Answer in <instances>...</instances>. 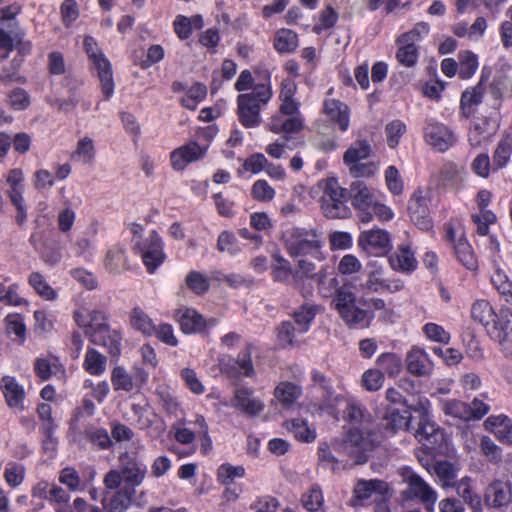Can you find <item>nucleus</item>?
<instances>
[{
	"label": "nucleus",
	"instance_id": "1",
	"mask_svg": "<svg viewBox=\"0 0 512 512\" xmlns=\"http://www.w3.org/2000/svg\"><path fill=\"white\" fill-rule=\"evenodd\" d=\"M148 473L147 465L137 451H124L118 456V468L109 470L103 484L107 490H116L123 483L134 490L143 484Z\"/></svg>",
	"mask_w": 512,
	"mask_h": 512
},
{
	"label": "nucleus",
	"instance_id": "2",
	"mask_svg": "<svg viewBox=\"0 0 512 512\" xmlns=\"http://www.w3.org/2000/svg\"><path fill=\"white\" fill-rule=\"evenodd\" d=\"M282 242L290 257L319 258L323 246L322 234L314 228L289 227L282 233Z\"/></svg>",
	"mask_w": 512,
	"mask_h": 512
},
{
	"label": "nucleus",
	"instance_id": "3",
	"mask_svg": "<svg viewBox=\"0 0 512 512\" xmlns=\"http://www.w3.org/2000/svg\"><path fill=\"white\" fill-rule=\"evenodd\" d=\"M272 91L268 84H258L250 93L240 94L237 97L238 118L246 128L257 127L261 123V105L268 103Z\"/></svg>",
	"mask_w": 512,
	"mask_h": 512
},
{
	"label": "nucleus",
	"instance_id": "4",
	"mask_svg": "<svg viewBox=\"0 0 512 512\" xmlns=\"http://www.w3.org/2000/svg\"><path fill=\"white\" fill-rule=\"evenodd\" d=\"M375 446L373 434L358 427L350 429L342 443H333L335 450L347 454L356 464H364Z\"/></svg>",
	"mask_w": 512,
	"mask_h": 512
},
{
	"label": "nucleus",
	"instance_id": "5",
	"mask_svg": "<svg viewBox=\"0 0 512 512\" xmlns=\"http://www.w3.org/2000/svg\"><path fill=\"white\" fill-rule=\"evenodd\" d=\"M348 190L342 188L336 179L326 181L321 197V208L324 215L330 219H343L351 214L347 206Z\"/></svg>",
	"mask_w": 512,
	"mask_h": 512
},
{
	"label": "nucleus",
	"instance_id": "6",
	"mask_svg": "<svg viewBox=\"0 0 512 512\" xmlns=\"http://www.w3.org/2000/svg\"><path fill=\"white\" fill-rule=\"evenodd\" d=\"M84 49L92 61L93 68L97 71L98 78L101 83V90L105 100H108L114 93L113 73L110 62L99 50L98 45L93 37L86 36L84 38Z\"/></svg>",
	"mask_w": 512,
	"mask_h": 512
},
{
	"label": "nucleus",
	"instance_id": "7",
	"mask_svg": "<svg viewBox=\"0 0 512 512\" xmlns=\"http://www.w3.org/2000/svg\"><path fill=\"white\" fill-rule=\"evenodd\" d=\"M402 475L407 484V488L403 491L405 498L417 499L428 512H433L438 500L437 492L411 469H405Z\"/></svg>",
	"mask_w": 512,
	"mask_h": 512
},
{
	"label": "nucleus",
	"instance_id": "8",
	"mask_svg": "<svg viewBox=\"0 0 512 512\" xmlns=\"http://www.w3.org/2000/svg\"><path fill=\"white\" fill-rule=\"evenodd\" d=\"M134 246L140 252L149 273H153L163 263V241L156 231H152L145 239H135Z\"/></svg>",
	"mask_w": 512,
	"mask_h": 512
},
{
	"label": "nucleus",
	"instance_id": "9",
	"mask_svg": "<svg viewBox=\"0 0 512 512\" xmlns=\"http://www.w3.org/2000/svg\"><path fill=\"white\" fill-rule=\"evenodd\" d=\"M430 203V192L422 189H417L408 203V212L411 221L423 231H429L433 228L429 208Z\"/></svg>",
	"mask_w": 512,
	"mask_h": 512
},
{
	"label": "nucleus",
	"instance_id": "10",
	"mask_svg": "<svg viewBox=\"0 0 512 512\" xmlns=\"http://www.w3.org/2000/svg\"><path fill=\"white\" fill-rule=\"evenodd\" d=\"M349 193L352 205L357 210L360 221L363 223L371 222L373 214L370 208L376 201V198L366 183L361 180L353 181L350 185Z\"/></svg>",
	"mask_w": 512,
	"mask_h": 512
},
{
	"label": "nucleus",
	"instance_id": "11",
	"mask_svg": "<svg viewBox=\"0 0 512 512\" xmlns=\"http://www.w3.org/2000/svg\"><path fill=\"white\" fill-rule=\"evenodd\" d=\"M424 138L430 146L440 152L448 150L456 141L449 127L432 119L426 121Z\"/></svg>",
	"mask_w": 512,
	"mask_h": 512
},
{
	"label": "nucleus",
	"instance_id": "12",
	"mask_svg": "<svg viewBox=\"0 0 512 512\" xmlns=\"http://www.w3.org/2000/svg\"><path fill=\"white\" fill-rule=\"evenodd\" d=\"M358 245L369 254L382 255L391 249V239L383 229L362 231L358 237Z\"/></svg>",
	"mask_w": 512,
	"mask_h": 512
},
{
	"label": "nucleus",
	"instance_id": "13",
	"mask_svg": "<svg viewBox=\"0 0 512 512\" xmlns=\"http://www.w3.org/2000/svg\"><path fill=\"white\" fill-rule=\"evenodd\" d=\"M207 150L208 145L200 146L197 142L191 141L171 152V165L173 169L182 171L188 164L203 159Z\"/></svg>",
	"mask_w": 512,
	"mask_h": 512
},
{
	"label": "nucleus",
	"instance_id": "14",
	"mask_svg": "<svg viewBox=\"0 0 512 512\" xmlns=\"http://www.w3.org/2000/svg\"><path fill=\"white\" fill-rule=\"evenodd\" d=\"M414 435L423 446L433 451L439 450L445 439L444 431L430 417L419 420Z\"/></svg>",
	"mask_w": 512,
	"mask_h": 512
},
{
	"label": "nucleus",
	"instance_id": "15",
	"mask_svg": "<svg viewBox=\"0 0 512 512\" xmlns=\"http://www.w3.org/2000/svg\"><path fill=\"white\" fill-rule=\"evenodd\" d=\"M180 329L185 334L201 333L207 326L216 325V319L206 321L204 317L193 308H180L175 313Z\"/></svg>",
	"mask_w": 512,
	"mask_h": 512
},
{
	"label": "nucleus",
	"instance_id": "16",
	"mask_svg": "<svg viewBox=\"0 0 512 512\" xmlns=\"http://www.w3.org/2000/svg\"><path fill=\"white\" fill-rule=\"evenodd\" d=\"M404 288L401 280H390L383 277L381 269H375L368 273L366 280L359 285V290L363 294L378 293L388 291L395 293Z\"/></svg>",
	"mask_w": 512,
	"mask_h": 512
},
{
	"label": "nucleus",
	"instance_id": "17",
	"mask_svg": "<svg viewBox=\"0 0 512 512\" xmlns=\"http://www.w3.org/2000/svg\"><path fill=\"white\" fill-rule=\"evenodd\" d=\"M389 491L387 482L380 479L364 480L360 479L356 482L353 489L352 506H363L373 494L384 497Z\"/></svg>",
	"mask_w": 512,
	"mask_h": 512
},
{
	"label": "nucleus",
	"instance_id": "18",
	"mask_svg": "<svg viewBox=\"0 0 512 512\" xmlns=\"http://www.w3.org/2000/svg\"><path fill=\"white\" fill-rule=\"evenodd\" d=\"M221 369L230 377H254L255 369L252 362V345L247 344L245 349L241 351L237 358L233 359L231 363L221 364Z\"/></svg>",
	"mask_w": 512,
	"mask_h": 512
},
{
	"label": "nucleus",
	"instance_id": "19",
	"mask_svg": "<svg viewBox=\"0 0 512 512\" xmlns=\"http://www.w3.org/2000/svg\"><path fill=\"white\" fill-rule=\"evenodd\" d=\"M493 337L499 342L502 353L506 357H512V314L501 313L494 322Z\"/></svg>",
	"mask_w": 512,
	"mask_h": 512
},
{
	"label": "nucleus",
	"instance_id": "20",
	"mask_svg": "<svg viewBox=\"0 0 512 512\" xmlns=\"http://www.w3.org/2000/svg\"><path fill=\"white\" fill-rule=\"evenodd\" d=\"M75 320L78 326L85 328L91 341L109 326L105 313L100 310L89 311L87 315L76 312Z\"/></svg>",
	"mask_w": 512,
	"mask_h": 512
},
{
	"label": "nucleus",
	"instance_id": "21",
	"mask_svg": "<svg viewBox=\"0 0 512 512\" xmlns=\"http://www.w3.org/2000/svg\"><path fill=\"white\" fill-rule=\"evenodd\" d=\"M253 391L249 388L236 389L231 400L232 407L241 410L248 416H257L264 410V404L259 399L254 398Z\"/></svg>",
	"mask_w": 512,
	"mask_h": 512
},
{
	"label": "nucleus",
	"instance_id": "22",
	"mask_svg": "<svg viewBox=\"0 0 512 512\" xmlns=\"http://www.w3.org/2000/svg\"><path fill=\"white\" fill-rule=\"evenodd\" d=\"M485 501L495 508L508 505L512 502V484L503 480L492 482L486 489Z\"/></svg>",
	"mask_w": 512,
	"mask_h": 512
},
{
	"label": "nucleus",
	"instance_id": "23",
	"mask_svg": "<svg viewBox=\"0 0 512 512\" xmlns=\"http://www.w3.org/2000/svg\"><path fill=\"white\" fill-rule=\"evenodd\" d=\"M110 497L102 500L106 512H125L132 504L136 491L132 487H119Z\"/></svg>",
	"mask_w": 512,
	"mask_h": 512
},
{
	"label": "nucleus",
	"instance_id": "24",
	"mask_svg": "<svg viewBox=\"0 0 512 512\" xmlns=\"http://www.w3.org/2000/svg\"><path fill=\"white\" fill-rule=\"evenodd\" d=\"M380 427L386 434H394L398 430L411 429V415L407 410L388 409L381 419Z\"/></svg>",
	"mask_w": 512,
	"mask_h": 512
},
{
	"label": "nucleus",
	"instance_id": "25",
	"mask_svg": "<svg viewBox=\"0 0 512 512\" xmlns=\"http://www.w3.org/2000/svg\"><path fill=\"white\" fill-rule=\"evenodd\" d=\"M407 370L418 377L427 376L432 371V362L428 353L420 348L413 347L406 356Z\"/></svg>",
	"mask_w": 512,
	"mask_h": 512
},
{
	"label": "nucleus",
	"instance_id": "26",
	"mask_svg": "<svg viewBox=\"0 0 512 512\" xmlns=\"http://www.w3.org/2000/svg\"><path fill=\"white\" fill-rule=\"evenodd\" d=\"M321 274L323 273H316V266L314 263L305 259H300L297 262V270L294 271L293 274V286L299 290L304 297H306L311 294L312 287H306L305 281L308 279H314L315 277L318 279Z\"/></svg>",
	"mask_w": 512,
	"mask_h": 512
},
{
	"label": "nucleus",
	"instance_id": "27",
	"mask_svg": "<svg viewBox=\"0 0 512 512\" xmlns=\"http://www.w3.org/2000/svg\"><path fill=\"white\" fill-rule=\"evenodd\" d=\"M389 263L393 270L403 273H411L417 268V260L409 245H400L396 252L389 257Z\"/></svg>",
	"mask_w": 512,
	"mask_h": 512
},
{
	"label": "nucleus",
	"instance_id": "28",
	"mask_svg": "<svg viewBox=\"0 0 512 512\" xmlns=\"http://www.w3.org/2000/svg\"><path fill=\"white\" fill-rule=\"evenodd\" d=\"M324 113L338 125L341 131L348 130L349 108L345 103L336 99H327L324 102Z\"/></svg>",
	"mask_w": 512,
	"mask_h": 512
},
{
	"label": "nucleus",
	"instance_id": "29",
	"mask_svg": "<svg viewBox=\"0 0 512 512\" xmlns=\"http://www.w3.org/2000/svg\"><path fill=\"white\" fill-rule=\"evenodd\" d=\"M1 389L9 407L23 409L25 391L14 377L4 376L1 380Z\"/></svg>",
	"mask_w": 512,
	"mask_h": 512
},
{
	"label": "nucleus",
	"instance_id": "30",
	"mask_svg": "<svg viewBox=\"0 0 512 512\" xmlns=\"http://www.w3.org/2000/svg\"><path fill=\"white\" fill-rule=\"evenodd\" d=\"M344 419L354 426H365L371 422V414L359 401L348 399L343 412Z\"/></svg>",
	"mask_w": 512,
	"mask_h": 512
},
{
	"label": "nucleus",
	"instance_id": "31",
	"mask_svg": "<svg viewBox=\"0 0 512 512\" xmlns=\"http://www.w3.org/2000/svg\"><path fill=\"white\" fill-rule=\"evenodd\" d=\"M91 342L95 345L105 347L109 354L118 357L121 353L122 335L118 330L111 329L109 326L99 333Z\"/></svg>",
	"mask_w": 512,
	"mask_h": 512
},
{
	"label": "nucleus",
	"instance_id": "32",
	"mask_svg": "<svg viewBox=\"0 0 512 512\" xmlns=\"http://www.w3.org/2000/svg\"><path fill=\"white\" fill-rule=\"evenodd\" d=\"M107 357L95 348H88L83 361V369L92 376H101L107 369Z\"/></svg>",
	"mask_w": 512,
	"mask_h": 512
},
{
	"label": "nucleus",
	"instance_id": "33",
	"mask_svg": "<svg viewBox=\"0 0 512 512\" xmlns=\"http://www.w3.org/2000/svg\"><path fill=\"white\" fill-rule=\"evenodd\" d=\"M294 271L288 259L279 253L272 255L271 275L275 282L287 283L293 280Z\"/></svg>",
	"mask_w": 512,
	"mask_h": 512
},
{
	"label": "nucleus",
	"instance_id": "34",
	"mask_svg": "<svg viewBox=\"0 0 512 512\" xmlns=\"http://www.w3.org/2000/svg\"><path fill=\"white\" fill-rule=\"evenodd\" d=\"M433 474L444 489L451 488L457 482V468L448 461H437L433 466Z\"/></svg>",
	"mask_w": 512,
	"mask_h": 512
},
{
	"label": "nucleus",
	"instance_id": "35",
	"mask_svg": "<svg viewBox=\"0 0 512 512\" xmlns=\"http://www.w3.org/2000/svg\"><path fill=\"white\" fill-rule=\"evenodd\" d=\"M458 261L469 270H476L478 262L471 245L464 236L458 238L453 246Z\"/></svg>",
	"mask_w": 512,
	"mask_h": 512
},
{
	"label": "nucleus",
	"instance_id": "36",
	"mask_svg": "<svg viewBox=\"0 0 512 512\" xmlns=\"http://www.w3.org/2000/svg\"><path fill=\"white\" fill-rule=\"evenodd\" d=\"M451 488H455L457 494L463 498L474 511H480L482 504L478 494H476L471 486V478L464 477L457 481Z\"/></svg>",
	"mask_w": 512,
	"mask_h": 512
},
{
	"label": "nucleus",
	"instance_id": "37",
	"mask_svg": "<svg viewBox=\"0 0 512 512\" xmlns=\"http://www.w3.org/2000/svg\"><path fill=\"white\" fill-rule=\"evenodd\" d=\"M273 45L278 53H291L298 47V36L290 29H280L275 34Z\"/></svg>",
	"mask_w": 512,
	"mask_h": 512
},
{
	"label": "nucleus",
	"instance_id": "38",
	"mask_svg": "<svg viewBox=\"0 0 512 512\" xmlns=\"http://www.w3.org/2000/svg\"><path fill=\"white\" fill-rule=\"evenodd\" d=\"M129 322L133 329L146 336H151L156 331L152 319L139 307H135L131 310Z\"/></svg>",
	"mask_w": 512,
	"mask_h": 512
},
{
	"label": "nucleus",
	"instance_id": "39",
	"mask_svg": "<svg viewBox=\"0 0 512 512\" xmlns=\"http://www.w3.org/2000/svg\"><path fill=\"white\" fill-rule=\"evenodd\" d=\"M84 436L98 450H109L113 446V440L105 428L89 426Z\"/></svg>",
	"mask_w": 512,
	"mask_h": 512
},
{
	"label": "nucleus",
	"instance_id": "40",
	"mask_svg": "<svg viewBox=\"0 0 512 512\" xmlns=\"http://www.w3.org/2000/svg\"><path fill=\"white\" fill-rule=\"evenodd\" d=\"M371 151L372 148L368 141L358 140L346 150L343 156V161L348 166L361 162L370 156Z\"/></svg>",
	"mask_w": 512,
	"mask_h": 512
},
{
	"label": "nucleus",
	"instance_id": "41",
	"mask_svg": "<svg viewBox=\"0 0 512 512\" xmlns=\"http://www.w3.org/2000/svg\"><path fill=\"white\" fill-rule=\"evenodd\" d=\"M463 174V167L447 162L441 167L440 182L443 186L457 187L463 181Z\"/></svg>",
	"mask_w": 512,
	"mask_h": 512
},
{
	"label": "nucleus",
	"instance_id": "42",
	"mask_svg": "<svg viewBox=\"0 0 512 512\" xmlns=\"http://www.w3.org/2000/svg\"><path fill=\"white\" fill-rule=\"evenodd\" d=\"M301 388L291 382H281L276 388L274 395L284 406H291L301 395Z\"/></svg>",
	"mask_w": 512,
	"mask_h": 512
},
{
	"label": "nucleus",
	"instance_id": "43",
	"mask_svg": "<svg viewBox=\"0 0 512 512\" xmlns=\"http://www.w3.org/2000/svg\"><path fill=\"white\" fill-rule=\"evenodd\" d=\"M317 314L315 305H303L295 310L293 317L299 334L306 333Z\"/></svg>",
	"mask_w": 512,
	"mask_h": 512
},
{
	"label": "nucleus",
	"instance_id": "44",
	"mask_svg": "<svg viewBox=\"0 0 512 512\" xmlns=\"http://www.w3.org/2000/svg\"><path fill=\"white\" fill-rule=\"evenodd\" d=\"M399 45L396 53L397 60L406 67H412L416 64L418 59V48L415 42L401 41V36L397 39Z\"/></svg>",
	"mask_w": 512,
	"mask_h": 512
},
{
	"label": "nucleus",
	"instance_id": "45",
	"mask_svg": "<svg viewBox=\"0 0 512 512\" xmlns=\"http://www.w3.org/2000/svg\"><path fill=\"white\" fill-rule=\"evenodd\" d=\"M28 283L43 299L52 301L57 298V292L49 285L45 277L39 272L31 273L28 277Z\"/></svg>",
	"mask_w": 512,
	"mask_h": 512
},
{
	"label": "nucleus",
	"instance_id": "46",
	"mask_svg": "<svg viewBox=\"0 0 512 512\" xmlns=\"http://www.w3.org/2000/svg\"><path fill=\"white\" fill-rule=\"evenodd\" d=\"M286 426L299 441L310 443L316 439V430L308 426L304 420L294 419L287 422Z\"/></svg>",
	"mask_w": 512,
	"mask_h": 512
},
{
	"label": "nucleus",
	"instance_id": "47",
	"mask_svg": "<svg viewBox=\"0 0 512 512\" xmlns=\"http://www.w3.org/2000/svg\"><path fill=\"white\" fill-rule=\"evenodd\" d=\"M340 317L349 328L367 327L369 325L367 320L368 311L356 306V304L341 313Z\"/></svg>",
	"mask_w": 512,
	"mask_h": 512
},
{
	"label": "nucleus",
	"instance_id": "48",
	"mask_svg": "<svg viewBox=\"0 0 512 512\" xmlns=\"http://www.w3.org/2000/svg\"><path fill=\"white\" fill-rule=\"evenodd\" d=\"M459 76L461 79L471 78L478 69V57L471 51H461L458 54Z\"/></svg>",
	"mask_w": 512,
	"mask_h": 512
},
{
	"label": "nucleus",
	"instance_id": "49",
	"mask_svg": "<svg viewBox=\"0 0 512 512\" xmlns=\"http://www.w3.org/2000/svg\"><path fill=\"white\" fill-rule=\"evenodd\" d=\"M486 424L491 427L495 436L501 441H505L512 434V422L505 415L490 416L486 420Z\"/></svg>",
	"mask_w": 512,
	"mask_h": 512
},
{
	"label": "nucleus",
	"instance_id": "50",
	"mask_svg": "<svg viewBox=\"0 0 512 512\" xmlns=\"http://www.w3.org/2000/svg\"><path fill=\"white\" fill-rule=\"evenodd\" d=\"M484 81L485 77L483 70L479 83L474 87L466 89L462 93L460 103L463 109L465 107H471L472 105H478L482 102L485 93Z\"/></svg>",
	"mask_w": 512,
	"mask_h": 512
},
{
	"label": "nucleus",
	"instance_id": "51",
	"mask_svg": "<svg viewBox=\"0 0 512 512\" xmlns=\"http://www.w3.org/2000/svg\"><path fill=\"white\" fill-rule=\"evenodd\" d=\"M96 154L93 140L85 136L81 138L78 143L76 150L72 154V158L83 164H89L93 161Z\"/></svg>",
	"mask_w": 512,
	"mask_h": 512
},
{
	"label": "nucleus",
	"instance_id": "52",
	"mask_svg": "<svg viewBox=\"0 0 512 512\" xmlns=\"http://www.w3.org/2000/svg\"><path fill=\"white\" fill-rule=\"evenodd\" d=\"M25 475V466L18 462H9L3 473L5 482L12 488L20 486L24 482Z\"/></svg>",
	"mask_w": 512,
	"mask_h": 512
},
{
	"label": "nucleus",
	"instance_id": "53",
	"mask_svg": "<svg viewBox=\"0 0 512 512\" xmlns=\"http://www.w3.org/2000/svg\"><path fill=\"white\" fill-rule=\"evenodd\" d=\"M512 153V134H505L499 141L493 154V161L497 168H503L509 161Z\"/></svg>",
	"mask_w": 512,
	"mask_h": 512
},
{
	"label": "nucleus",
	"instance_id": "54",
	"mask_svg": "<svg viewBox=\"0 0 512 512\" xmlns=\"http://www.w3.org/2000/svg\"><path fill=\"white\" fill-rule=\"evenodd\" d=\"M301 502L307 511L318 512L324 504V497L321 488L318 485H313L302 495Z\"/></svg>",
	"mask_w": 512,
	"mask_h": 512
},
{
	"label": "nucleus",
	"instance_id": "55",
	"mask_svg": "<svg viewBox=\"0 0 512 512\" xmlns=\"http://www.w3.org/2000/svg\"><path fill=\"white\" fill-rule=\"evenodd\" d=\"M106 268L113 273H119L127 267V258L125 250L122 247L110 249L105 258Z\"/></svg>",
	"mask_w": 512,
	"mask_h": 512
},
{
	"label": "nucleus",
	"instance_id": "56",
	"mask_svg": "<svg viewBox=\"0 0 512 512\" xmlns=\"http://www.w3.org/2000/svg\"><path fill=\"white\" fill-rule=\"evenodd\" d=\"M471 317L484 326L488 325L494 318L492 306L486 300H477L471 307Z\"/></svg>",
	"mask_w": 512,
	"mask_h": 512
},
{
	"label": "nucleus",
	"instance_id": "57",
	"mask_svg": "<svg viewBox=\"0 0 512 512\" xmlns=\"http://www.w3.org/2000/svg\"><path fill=\"white\" fill-rule=\"evenodd\" d=\"M155 394L158 398L159 405L166 411V413L169 415H176L180 404L174 393L170 391L169 388L161 386L156 389Z\"/></svg>",
	"mask_w": 512,
	"mask_h": 512
},
{
	"label": "nucleus",
	"instance_id": "58",
	"mask_svg": "<svg viewBox=\"0 0 512 512\" xmlns=\"http://www.w3.org/2000/svg\"><path fill=\"white\" fill-rule=\"evenodd\" d=\"M377 365L390 377L397 376L402 369V362L395 353H383L377 358Z\"/></svg>",
	"mask_w": 512,
	"mask_h": 512
},
{
	"label": "nucleus",
	"instance_id": "59",
	"mask_svg": "<svg viewBox=\"0 0 512 512\" xmlns=\"http://www.w3.org/2000/svg\"><path fill=\"white\" fill-rule=\"evenodd\" d=\"M185 284L193 293L197 295L205 294L210 287L208 277L195 270L190 271L186 275Z\"/></svg>",
	"mask_w": 512,
	"mask_h": 512
},
{
	"label": "nucleus",
	"instance_id": "60",
	"mask_svg": "<svg viewBox=\"0 0 512 512\" xmlns=\"http://www.w3.org/2000/svg\"><path fill=\"white\" fill-rule=\"evenodd\" d=\"M111 382L114 390H123L130 392L134 388L133 379L126 369L122 366H116L111 372Z\"/></svg>",
	"mask_w": 512,
	"mask_h": 512
},
{
	"label": "nucleus",
	"instance_id": "61",
	"mask_svg": "<svg viewBox=\"0 0 512 512\" xmlns=\"http://www.w3.org/2000/svg\"><path fill=\"white\" fill-rule=\"evenodd\" d=\"M356 303L354 292L346 287H340L333 297L332 305L340 315Z\"/></svg>",
	"mask_w": 512,
	"mask_h": 512
},
{
	"label": "nucleus",
	"instance_id": "62",
	"mask_svg": "<svg viewBox=\"0 0 512 512\" xmlns=\"http://www.w3.org/2000/svg\"><path fill=\"white\" fill-rule=\"evenodd\" d=\"M245 475V468L241 465L233 466L229 463L222 464L217 470V478L223 485H230L236 478Z\"/></svg>",
	"mask_w": 512,
	"mask_h": 512
},
{
	"label": "nucleus",
	"instance_id": "63",
	"mask_svg": "<svg viewBox=\"0 0 512 512\" xmlns=\"http://www.w3.org/2000/svg\"><path fill=\"white\" fill-rule=\"evenodd\" d=\"M442 410L446 415H450L454 418L469 421L470 412L469 405L459 400H449L442 404Z\"/></svg>",
	"mask_w": 512,
	"mask_h": 512
},
{
	"label": "nucleus",
	"instance_id": "64",
	"mask_svg": "<svg viewBox=\"0 0 512 512\" xmlns=\"http://www.w3.org/2000/svg\"><path fill=\"white\" fill-rule=\"evenodd\" d=\"M217 249L218 251L228 253L231 256H235L241 251L235 235L226 230L222 231L218 236Z\"/></svg>",
	"mask_w": 512,
	"mask_h": 512
}]
</instances>
